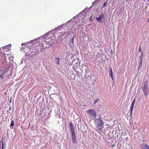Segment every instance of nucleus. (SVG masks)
<instances>
[{"mask_svg": "<svg viewBox=\"0 0 149 149\" xmlns=\"http://www.w3.org/2000/svg\"><path fill=\"white\" fill-rule=\"evenodd\" d=\"M147 82V81L146 80V81H145V83L144 84L143 87L142 88L144 94L145 95H148V93L147 90L148 86Z\"/></svg>", "mask_w": 149, "mask_h": 149, "instance_id": "2", "label": "nucleus"}, {"mask_svg": "<svg viewBox=\"0 0 149 149\" xmlns=\"http://www.w3.org/2000/svg\"><path fill=\"white\" fill-rule=\"evenodd\" d=\"M55 58L57 60H59L60 59V58H57V57H55Z\"/></svg>", "mask_w": 149, "mask_h": 149, "instance_id": "26", "label": "nucleus"}, {"mask_svg": "<svg viewBox=\"0 0 149 149\" xmlns=\"http://www.w3.org/2000/svg\"><path fill=\"white\" fill-rule=\"evenodd\" d=\"M95 124L99 131H101V128L104 125V123L101 118L99 117L94 120Z\"/></svg>", "mask_w": 149, "mask_h": 149, "instance_id": "1", "label": "nucleus"}, {"mask_svg": "<svg viewBox=\"0 0 149 149\" xmlns=\"http://www.w3.org/2000/svg\"><path fill=\"white\" fill-rule=\"evenodd\" d=\"M10 66H9L8 68L7 69H4L5 71L3 73V74H4L5 73L8 72L9 68H10Z\"/></svg>", "mask_w": 149, "mask_h": 149, "instance_id": "13", "label": "nucleus"}, {"mask_svg": "<svg viewBox=\"0 0 149 149\" xmlns=\"http://www.w3.org/2000/svg\"><path fill=\"white\" fill-rule=\"evenodd\" d=\"M141 149H149V147L146 144H142L140 146Z\"/></svg>", "mask_w": 149, "mask_h": 149, "instance_id": "6", "label": "nucleus"}, {"mask_svg": "<svg viewBox=\"0 0 149 149\" xmlns=\"http://www.w3.org/2000/svg\"><path fill=\"white\" fill-rule=\"evenodd\" d=\"M104 15L103 13H102L101 15H99V16L98 17H96L95 18V19H96L97 22H101V20L103 18H104Z\"/></svg>", "mask_w": 149, "mask_h": 149, "instance_id": "4", "label": "nucleus"}, {"mask_svg": "<svg viewBox=\"0 0 149 149\" xmlns=\"http://www.w3.org/2000/svg\"><path fill=\"white\" fill-rule=\"evenodd\" d=\"M91 59H93L94 60L93 61L94 62H95L97 60V58L95 56V55L94 54H93L92 55H91Z\"/></svg>", "mask_w": 149, "mask_h": 149, "instance_id": "8", "label": "nucleus"}, {"mask_svg": "<svg viewBox=\"0 0 149 149\" xmlns=\"http://www.w3.org/2000/svg\"><path fill=\"white\" fill-rule=\"evenodd\" d=\"M135 98L133 100L132 102H133L135 104Z\"/></svg>", "mask_w": 149, "mask_h": 149, "instance_id": "23", "label": "nucleus"}, {"mask_svg": "<svg viewBox=\"0 0 149 149\" xmlns=\"http://www.w3.org/2000/svg\"><path fill=\"white\" fill-rule=\"evenodd\" d=\"M109 72H110L109 73V75L111 77V79L113 80V78L112 70V68L111 67L110 68V70H109Z\"/></svg>", "mask_w": 149, "mask_h": 149, "instance_id": "9", "label": "nucleus"}, {"mask_svg": "<svg viewBox=\"0 0 149 149\" xmlns=\"http://www.w3.org/2000/svg\"><path fill=\"white\" fill-rule=\"evenodd\" d=\"M58 35H59V37H61L63 36L65 34V32H58Z\"/></svg>", "mask_w": 149, "mask_h": 149, "instance_id": "12", "label": "nucleus"}, {"mask_svg": "<svg viewBox=\"0 0 149 149\" xmlns=\"http://www.w3.org/2000/svg\"><path fill=\"white\" fill-rule=\"evenodd\" d=\"M149 18H148V21H149Z\"/></svg>", "mask_w": 149, "mask_h": 149, "instance_id": "30", "label": "nucleus"}, {"mask_svg": "<svg viewBox=\"0 0 149 149\" xmlns=\"http://www.w3.org/2000/svg\"><path fill=\"white\" fill-rule=\"evenodd\" d=\"M87 112L88 113V115H89V114L95 118L96 117V113L94 109H88L87 111Z\"/></svg>", "mask_w": 149, "mask_h": 149, "instance_id": "3", "label": "nucleus"}, {"mask_svg": "<svg viewBox=\"0 0 149 149\" xmlns=\"http://www.w3.org/2000/svg\"><path fill=\"white\" fill-rule=\"evenodd\" d=\"M14 125V123L13 120H12L11 121V124L10 125V126H12V128H13V127Z\"/></svg>", "mask_w": 149, "mask_h": 149, "instance_id": "14", "label": "nucleus"}, {"mask_svg": "<svg viewBox=\"0 0 149 149\" xmlns=\"http://www.w3.org/2000/svg\"><path fill=\"white\" fill-rule=\"evenodd\" d=\"M134 103L132 102V104L131 106V109H133L134 108Z\"/></svg>", "mask_w": 149, "mask_h": 149, "instance_id": "15", "label": "nucleus"}, {"mask_svg": "<svg viewBox=\"0 0 149 149\" xmlns=\"http://www.w3.org/2000/svg\"><path fill=\"white\" fill-rule=\"evenodd\" d=\"M25 44H26L25 43H22V46H23L25 45Z\"/></svg>", "mask_w": 149, "mask_h": 149, "instance_id": "24", "label": "nucleus"}, {"mask_svg": "<svg viewBox=\"0 0 149 149\" xmlns=\"http://www.w3.org/2000/svg\"><path fill=\"white\" fill-rule=\"evenodd\" d=\"M72 141L73 143H77V138L75 135H71Z\"/></svg>", "mask_w": 149, "mask_h": 149, "instance_id": "5", "label": "nucleus"}, {"mask_svg": "<svg viewBox=\"0 0 149 149\" xmlns=\"http://www.w3.org/2000/svg\"><path fill=\"white\" fill-rule=\"evenodd\" d=\"M99 100V99H97V100H95L93 104H95L96 103L98 102Z\"/></svg>", "mask_w": 149, "mask_h": 149, "instance_id": "17", "label": "nucleus"}, {"mask_svg": "<svg viewBox=\"0 0 149 149\" xmlns=\"http://www.w3.org/2000/svg\"><path fill=\"white\" fill-rule=\"evenodd\" d=\"M70 129H71L73 128V125L72 122H71L70 124Z\"/></svg>", "mask_w": 149, "mask_h": 149, "instance_id": "16", "label": "nucleus"}, {"mask_svg": "<svg viewBox=\"0 0 149 149\" xmlns=\"http://www.w3.org/2000/svg\"><path fill=\"white\" fill-rule=\"evenodd\" d=\"M133 109H130V115L132 116V111Z\"/></svg>", "mask_w": 149, "mask_h": 149, "instance_id": "20", "label": "nucleus"}, {"mask_svg": "<svg viewBox=\"0 0 149 149\" xmlns=\"http://www.w3.org/2000/svg\"><path fill=\"white\" fill-rule=\"evenodd\" d=\"M143 52H142L141 54V56L140 58V59H141V61L139 63V68H141V66L142 64V58H141L143 56Z\"/></svg>", "mask_w": 149, "mask_h": 149, "instance_id": "7", "label": "nucleus"}, {"mask_svg": "<svg viewBox=\"0 0 149 149\" xmlns=\"http://www.w3.org/2000/svg\"><path fill=\"white\" fill-rule=\"evenodd\" d=\"M74 37H73V38H72V41H73V40H74Z\"/></svg>", "mask_w": 149, "mask_h": 149, "instance_id": "29", "label": "nucleus"}, {"mask_svg": "<svg viewBox=\"0 0 149 149\" xmlns=\"http://www.w3.org/2000/svg\"><path fill=\"white\" fill-rule=\"evenodd\" d=\"M10 102H11V100H10Z\"/></svg>", "mask_w": 149, "mask_h": 149, "instance_id": "31", "label": "nucleus"}, {"mask_svg": "<svg viewBox=\"0 0 149 149\" xmlns=\"http://www.w3.org/2000/svg\"><path fill=\"white\" fill-rule=\"evenodd\" d=\"M141 51V47L140 46L139 48V52H140Z\"/></svg>", "mask_w": 149, "mask_h": 149, "instance_id": "22", "label": "nucleus"}, {"mask_svg": "<svg viewBox=\"0 0 149 149\" xmlns=\"http://www.w3.org/2000/svg\"><path fill=\"white\" fill-rule=\"evenodd\" d=\"M3 137H2V139L0 141V145H1V149L3 148Z\"/></svg>", "mask_w": 149, "mask_h": 149, "instance_id": "10", "label": "nucleus"}, {"mask_svg": "<svg viewBox=\"0 0 149 149\" xmlns=\"http://www.w3.org/2000/svg\"><path fill=\"white\" fill-rule=\"evenodd\" d=\"M70 131L71 132V135H74L75 134V133L74 131V128H72L71 129H70Z\"/></svg>", "mask_w": 149, "mask_h": 149, "instance_id": "11", "label": "nucleus"}, {"mask_svg": "<svg viewBox=\"0 0 149 149\" xmlns=\"http://www.w3.org/2000/svg\"><path fill=\"white\" fill-rule=\"evenodd\" d=\"M91 17H90V20L91 22H92V21L93 20H92H92H91Z\"/></svg>", "mask_w": 149, "mask_h": 149, "instance_id": "28", "label": "nucleus"}, {"mask_svg": "<svg viewBox=\"0 0 149 149\" xmlns=\"http://www.w3.org/2000/svg\"><path fill=\"white\" fill-rule=\"evenodd\" d=\"M115 145V144H114L113 145H111V147L113 148V147H114V146Z\"/></svg>", "mask_w": 149, "mask_h": 149, "instance_id": "25", "label": "nucleus"}, {"mask_svg": "<svg viewBox=\"0 0 149 149\" xmlns=\"http://www.w3.org/2000/svg\"><path fill=\"white\" fill-rule=\"evenodd\" d=\"M56 63L58 65H59L60 64V63L59 60H58L57 61H56Z\"/></svg>", "mask_w": 149, "mask_h": 149, "instance_id": "19", "label": "nucleus"}, {"mask_svg": "<svg viewBox=\"0 0 149 149\" xmlns=\"http://www.w3.org/2000/svg\"><path fill=\"white\" fill-rule=\"evenodd\" d=\"M107 5V1L106 2H104V4L103 6V8H104V7H105V6H106Z\"/></svg>", "mask_w": 149, "mask_h": 149, "instance_id": "18", "label": "nucleus"}, {"mask_svg": "<svg viewBox=\"0 0 149 149\" xmlns=\"http://www.w3.org/2000/svg\"><path fill=\"white\" fill-rule=\"evenodd\" d=\"M8 46H8V45L6 46H5V47H3V48H5V47H6H6H8Z\"/></svg>", "mask_w": 149, "mask_h": 149, "instance_id": "27", "label": "nucleus"}, {"mask_svg": "<svg viewBox=\"0 0 149 149\" xmlns=\"http://www.w3.org/2000/svg\"><path fill=\"white\" fill-rule=\"evenodd\" d=\"M4 74H3V73L0 75V78H3L4 76H5V75H4Z\"/></svg>", "mask_w": 149, "mask_h": 149, "instance_id": "21", "label": "nucleus"}]
</instances>
